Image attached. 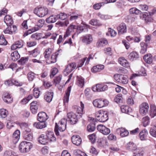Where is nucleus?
I'll return each instance as SVG.
<instances>
[{"mask_svg": "<svg viewBox=\"0 0 156 156\" xmlns=\"http://www.w3.org/2000/svg\"><path fill=\"white\" fill-rule=\"evenodd\" d=\"M97 129L98 131L105 135H107L110 133V129L103 125H98Z\"/></svg>", "mask_w": 156, "mask_h": 156, "instance_id": "6e6552de", "label": "nucleus"}, {"mask_svg": "<svg viewBox=\"0 0 156 156\" xmlns=\"http://www.w3.org/2000/svg\"><path fill=\"white\" fill-rule=\"evenodd\" d=\"M58 69L56 68H54L52 69L51 71V74L50 75L51 78H53L54 76L58 72Z\"/></svg>", "mask_w": 156, "mask_h": 156, "instance_id": "bf43d9fd", "label": "nucleus"}, {"mask_svg": "<svg viewBox=\"0 0 156 156\" xmlns=\"http://www.w3.org/2000/svg\"><path fill=\"white\" fill-rule=\"evenodd\" d=\"M67 116L70 119V122L72 124H75L78 121L77 115L73 112H71L68 113Z\"/></svg>", "mask_w": 156, "mask_h": 156, "instance_id": "0eeeda50", "label": "nucleus"}, {"mask_svg": "<svg viewBox=\"0 0 156 156\" xmlns=\"http://www.w3.org/2000/svg\"><path fill=\"white\" fill-rule=\"evenodd\" d=\"M118 34L120 35L126 32L127 28L126 24L124 23H121L117 27Z\"/></svg>", "mask_w": 156, "mask_h": 156, "instance_id": "9b49d317", "label": "nucleus"}, {"mask_svg": "<svg viewBox=\"0 0 156 156\" xmlns=\"http://www.w3.org/2000/svg\"><path fill=\"white\" fill-rule=\"evenodd\" d=\"M71 86L67 88V90L66 92L65 95L64 97L63 101L65 103H67L69 100V98L70 95V93L71 90Z\"/></svg>", "mask_w": 156, "mask_h": 156, "instance_id": "c85d7f7f", "label": "nucleus"}, {"mask_svg": "<svg viewBox=\"0 0 156 156\" xmlns=\"http://www.w3.org/2000/svg\"><path fill=\"white\" fill-rule=\"evenodd\" d=\"M58 55V51L57 52L53 53L49 58H47L46 59V61L48 64H51L55 63L56 61V59Z\"/></svg>", "mask_w": 156, "mask_h": 156, "instance_id": "9d476101", "label": "nucleus"}, {"mask_svg": "<svg viewBox=\"0 0 156 156\" xmlns=\"http://www.w3.org/2000/svg\"><path fill=\"white\" fill-rule=\"evenodd\" d=\"M148 134L147 130L146 129L142 130L139 133V137L141 140H145Z\"/></svg>", "mask_w": 156, "mask_h": 156, "instance_id": "bb28decb", "label": "nucleus"}, {"mask_svg": "<svg viewBox=\"0 0 156 156\" xmlns=\"http://www.w3.org/2000/svg\"><path fill=\"white\" fill-rule=\"evenodd\" d=\"M139 8L143 11H147L148 8V6L146 5H140Z\"/></svg>", "mask_w": 156, "mask_h": 156, "instance_id": "338daca9", "label": "nucleus"}, {"mask_svg": "<svg viewBox=\"0 0 156 156\" xmlns=\"http://www.w3.org/2000/svg\"><path fill=\"white\" fill-rule=\"evenodd\" d=\"M122 101L123 98L121 94H119L117 95L116 96L114 99L115 101L117 103L122 102Z\"/></svg>", "mask_w": 156, "mask_h": 156, "instance_id": "a18cd8bd", "label": "nucleus"}, {"mask_svg": "<svg viewBox=\"0 0 156 156\" xmlns=\"http://www.w3.org/2000/svg\"><path fill=\"white\" fill-rule=\"evenodd\" d=\"M41 34L38 33H35L32 34L31 36L32 38H34L35 40H39L41 38Z\"/></svg>", "mask_w": 156, "mask_h": 156, "instance_id": "4d7b16f0", "label": "nucleus"}, {"mask_svg": "<svg viewBox=\"0 0 156 156\" xmlns=\"http://www.w3.org/2000/svg\"><path fill=\"white\" fill-rule=\"evenodd\" d=\"M46 135L48 140L51 141H55L56 138L55 137L54 133L51 131H48L46 133Z\"/></svg>", "mask_w": 156, "mask_h": 156, "instance_id": "5701e85b", "label": "nucleus"}, {"mask_svg": "<svg viewBox=\"0 0 156 156\" xmlns=\"http://www.w3.org/2000/svg\"><path fill=\"white\" fill-rule=\"evenodd\" d=\"M44 20L41 19L39 20L37 23V25L34 27L29 30L27 32L24 34V36H26L28 35L31 34L33 32L38 30L40 28L43 27L44 24Z\"/></svg>", "mask_w": 156, "mask_h": 156, "instance_id": "f03ea898", "label": "nucleus"}, {"mask_svg": "<svg viewBox=\"0 0 156 156\" xmlns=\"http://www.w3.org/2000/svg\"><path fill=\"white\" fill-rule=\"evenodd\" d=\"M150 115L151 118H153L156 116V107L152 106L151 107Z\"/></svg>", "mask_w": 156, "mask_h": 156, "instance_id": "c03bdc74", "label": "nucleus"}, {"mask_svg": "<svg viewBox=\"0 0 156 156\" xmlns=\"http://www.w3.org/2000/svg\"><path fill=\"white\" fill-rule=\"evenodd\" d=\"M27 144H25V147H26V152H28L30 149L32 147V145L31 143L29 142L25 141Z\"/></svg>", "mask_w": 156, "mask_h": 156, "instance_id": "13d9d810", "label": "nucleus"}, {"mask_svg": "<svg viewBox=\"0 0 156 156\" xmlns=\"http://www.w3.org/2000/svg\"><path fill=\"white\" fill-rule=\"evenodd\" d=\"M108 87L107 85L103 84H98L92 87V90L94 91L102 92L107 90Z\"/></svg>", "mask_w": 156, "mask_h": 156, "instance_id": "39448f33", "label": "nucleus"}, {"mask_svg": "<svg viewBox=\"0 0 156 156\" xmlns=\"http://www.w3.org/2000/svg\"><path fill=\"white\" fill-rule=\"evenodd\" d=\"M143 155V151L139 148H138L134 151L132 156H142Z\"/></svg>", "mask_w": 156, "mask_h": 156, "instance_id": "8fccbe9b", "label": "nucleus"}, {"mask_svg": "<svg viewBox=\"0 0 156 156\" xmlns=\"http://www.w3.org/2000/svg\"><path fill=\"white\" fill-rule=\"evenodd\" d=\"M108 101L103 99H97L94 100L93 104L94 106L98 108H101L108 105Z\"/></svg>", "mask_w": 156, "mask_h": 156, "instance_id": "20e7f679", "label": "nucleus"}, {"mask_svg": "<svg viewBox=\"0 0 156 156\" xmlns=\"http://www.w3.org/2000/svg\"><path fill=\"white\" fill-rule=\"evenodd\" d=\"M80 103L81 107L78 108H77L76 112L78 114L80 115V116H81V115L84 113L83 110L84 106L82 102L81 101Z\"/></svg>", "mask_w": 156, "mask_h": 156, "instance_id": "e433bc0d", "label": "nucleus"}, {"mask_svg": "<svg viewBox=\"0 0 156 156\" xmlns=\"http://www.w3.org/2000/svg\"><path fill=\"white\" fill-rule=\"evenodd\" d=\"M93 39L90 34L86 35L83 37L82 41L86 44H90L92 41Z\"/></svg>", "mask_w": 156, "mask_h": 156, "instance_id": "4be33fe9", "label": "nucleus"}, {"mask_svg": "<svg viewBox=\"0 0 156 156\" xmlns=\"http://www.w3.org/2000/svg\"><path fill=\"white\" fill-rule=\"evenodd\" d=\"M122 112L125 113H129L131 112V109L127 105H123L120 107Z\"/></svg>", "mask_w": 156, "mask_h": 156, "instance_id": "2f4dec72", "label": "nucleus"}, {"mask_svg": "<svg viewBox=\"0 0 156 156\" xmlns=\"http://www.w3.org/2000/svg\"><path fill=\"white\" fill-rule=\"evenodd\" d=\"M3 99L4 101L7 103H11L12 100V98L10 95L8 93L4 94L3 96Z\"/></svg>", "mask_w": 156, "mask_h": 156, "instance_id": "393cba45", "label": "nucleus"}, {"mask_svg": "<svg viewBox=\"0 0 156 156\" xmlns=\"http://www.w3.org/2000/svg\"><path fill=\"white\" fill-rule=\"evenodd\" d=\"M48 117L46 114L44 112L39 113L37 115V120L39 121L46 122Z\"/></svg>", "mask_w": 156, "mask_h": 156, "instance_id": "2eb2a0df", "label": "nucleus"}, {"mask_svg": "<svg viewBox=\"0 0 156 156\" xmlns=\"http://www.w3.org/2000/svg\"><path fill=\"white\" fill-rule=\"evenodd\" d=\"M23 136L24 139L26 140L31 141L33 139V135L31 133H26L23 134Z\"/></svg>", "mask_w": 156, "mask_h": 156, "instance_id": "ea45409f", "label": "nucleus"}, {"mask_svg": "<svg viewBox=\"0 0 156 156\" xmlns=\"http://www.w3.org/2000/svg\"><path fill=\"white\" fill-rule=\"evenodd\" d=\"M89 25L86 24H83V25H80L77 26V31L79 33L82 32L87 31Z\"/></svg>", "mask_w": 156, "mask_h": 156, "instance_id": "dca6fc26", "label": "nucleus"}, {"mask_svg": "<svg viewBox=\"0 0 156 156\" xmlns=\"http://www.w3.org/2000/svg\"><path fill=\"white\" fill-rule=\"evenodd\" d=\"M11 56L12 57V60L14 61L17 60L20 57V54L17 51H15L13 53H12Z\"/></svg>", "mask_w": 156, "mask_h": 156, "instance_id": "c9c22d12", "label": "nucleus"}, {"mask_svg": "<svg viewBox=\"0 0 156 156\" xmlns=\"http://www.w3.org/2000/svg\"><path fill=\"white\" fill-rule=\"evenodd\" d=\"M98 16L101 19L103 20H108L111 19L112 16H111L106 15H104L101 13H98Z\"/></svg>", "mask_w": 156, "mask_h": 156, "instance_id": "603ef678", "label": "nucleus"}, {"mask_svg": "<svg viewBox=\"0 0 156 156\" xmlns=\"http://www.w3.org/2000/svg\"><path fill=\"white\" fill-rule=\"evenodd\" d=\"M38 141L41 144L45 145L48 142V140L44 134H41L38 137Z\"/></svg>", "mask_w": 156, "mask_h": 156, "instance_id": "b1692460", "label": "nucleus"}, {"mask_svg": "<svg viewBox=\"0 0 156 156\" xmlns=\"http://www.w3.org/2000/svg\"><path fill=\"white\" fill-rule=\"evenodd\" d=\"M127 148L130 150H134V151L137 149L136 145L133 142H129L127 144Z\"/></svg>", "mask_w": 156, "mask_h": 156, "instance_id": "79ce46f5", "label": "nucleus"}, {"mask_svg": "<svg viewBox=\"0 0 156 156\" xmlns=\"http://www.w3.org/2000/svg\"><path fill=\"white\" fill-rule=\"evenodd\" d=\"M21 114L25 117H28L30 115V112L26 110H23L21 113Z\"/></svg>", "mask_w": 156, "mask_h": 156, "instance_id": "774afa93", "label": "nucleus"}, {"mask_svg": "<svg viewBox=\"0 0 156 156\" xmlns=\"http://www.w3.org/2000/svg\"><path fill=\"white\" fill-rule=\"evenodd\" d=\"M10 30H11V33H12V34H16L17 30V28L16 26L15 25H10Z\"/></svg>", "mask_w": 156, "mask_h": 156, "instance_id": "680f3d73", "label": "nucleus"}, {"mask_svg": "<svg viewBox=\"0 0 156 156\" xmlns=\"http://www.w3.org/2000/svg\"><path fill=\"white\" fill-rule=\"evenodd\" d=\"M150 134L153 136L156 137V127L151 128L149 131Z\"/></svg>", "mask_w": 156, "mask_h": 156, "instance_id": "6e6d98bb", "label": "nucleus"}, {"mask_svg": "<svg viewBox=\"0 0 156 156\" xmlns=\"http://www.w3.org/2000/svg\"><path fill=\"white\" fill-rule=\"evenodd\" d=\"M71 140L72 143L77 146L80 145L82 141L81 137L77 135L73 136L71 138Z\"/></svg>", "mask_w": 156, "mask_h": 156, "instance_id": "4468645a", "label": "nucleus"}, {"mask_svg": "<svg viewBox=\"0 0 156 156\" xmlns=\"http://www.w3.org/2000/svg\"><path fill=\"white\" fill-rule=\"evenodd\" d=\"M57 16L52 15L50 16L49 17L46 19V22L49 23H53L55 22L56 20H57L58 18Z\"/></svg>", "mask_w": 156, "mask_h": 156, "instance_id": "473e14b6", "label": "nucleus"}, {"mask_svg": "<svg viewBox=\"0 0 156 156\" xmlns=\"http://www.w3.org/2000/svg\"><path fill=\"white\" fill-rule=\"evenodd\" d=\"M7 42L5 40L3 35H2L0 36V45H6Z\"/></svg>", "mask_w": 156, "mask_h": 156, "instance_id": "864d4df0", "label": "nucleus"}, {"mask_svg": "<svg viewBox=\"0 0 156 156\" xmlns=\"http://www.w3.org/2000/svg\"><path fill=\"white\" fill-rule=\"evenodd\" d=\"M104 68L103 65H99L94 66L91 69V71L93 73H96L100 71Z\"/></svg>", "mask_w": 156, "mask_h": 156, "instance_id": "c756f323", "label": "nucleus"}, {"mask_svg": "<svg viewBox=\"0 0 156 156\" xmlns=\"http://www.w3.org/2000/svg\"><path fill=\"white\" fill-rule=\"evenodd\" d=\"M76 67V64L75 62L71 63L68 64L64 70V73L66 76L70 73Z\"/></svg>", "mask_w": 156, "mask_h": 156, "instance_id": "1a4fd4ad", "label": "nucleus"}, {"mask_svg": "<svg viewBox=\"0 0 156 156\" xmlns=\"http://www.w3.org/2000/svg\"><path fill=\"white\" fill-rule=\"evenodd\" d=\"M117 133L120 135L122 137H124L127 136L129 132L127 130L124 128H119L116 129Z\"/></svg>", "mask_w": 156, "mask_h": 156, "instance_id": "ddd939ff", "label": "nucleus"}, {"mask_svg": "<svg viewBox=\"0 0 156 156\" xmlns=\"http://www.w3.org/2000/svg\"><path fill=\"white\" fill-rule=\"evenodd\" d=\"M34 13L39 17H43L48 14V10L47 8L37 7L34 10Z\"/></svg>", "mask_w": 156, "mask_h": 156, "instance_id": "7ed1b4c3", "label": "nucleus"}, {"mask_svg": "<svg viewBox=\"0 0 156 156\" xmlns=\"http://www.w3.org/2000/svg\"><path fill=\"white\" fill-rule=\"evenodd\" d=\"M67 119L65 118L62 119L60 121V124L59 125V131L63 132L66 129Z\"/></svg>", "mask_w": 156, "mask_h": 156, "instance_id": "6ab92c4d", "label": "nucleus"}, {"mask_svg": "<svg viewBox=\"0 0 156 156\" xmlns=\"http://www.w3.org/2000/svg\"><path fill=\"white\" fill-rule=\"evenodd\" d=\"M89 139L90 140L92 143H94L95 140V135L93 133L88 136Z\"/></svg>", "mask_w": 156, "mask_h": 156, "instance_id": "0e129e2a", "label": "nucleus"}, {"mask_svg": "<svg viewBox=\"0 0 156 156\" xmlns=\"http://www.w3.org/2000/svg\"><path fill=\"white\" fill-rule=\"evenodd\" d=\"M140 113L144 115L148 112L149 109V105L146 102L142 103L140 105Z\"/></svg>", "mask_w": 156, "mask_h": 156, "instance_id": "423d86ee", "label": "nucleus"}, {"mask_svg": "<svg viewBox=\"0 0 156 156\" xmlns=\"http://www.w3.org/2000/svg\"><path fill=\"white\" fill-rule=\"evenodd\" d=\"M27 143L25 141H23L21 142L19 145V148L20 151L22 153L26 152L25 147V144Z\"/></svg>", "mask_w": 156, "mask_h": 156, "instance_id": "58836bf2", "label": "nucleus"}, {"mask_svg": "<svg viewBox=\"0 0 156 156\" xmlns=\"http://www.w3.org/2000/svg\"><path fill=\"white\" fill-rule=\"evenodd\" d=\"M53 51V49L52 48H46L44 53L45 58L46 59L49 58Z\"/></svg>", "mask_w": 156, "mask_h": 156, "instance_id": "f704fd0d", "label": "nucleus"}, {"mask_svg": "<svg viewBox=\"0 0 156 156\" xmlns=\"http://www.w3.org/2000/svg\"><path fill=\"white\" fill-rule=\"evenodd\" d=\"M86 59L87 57H86L80 60L78 62L77 67L79 68L82 67L83 65L84 62L86 60Z\"/></svg>", "mask_w": 156, "mask_h": 156, "instance_id": "e2e57ef3", "label": "nucleus"}, {"mask_svg": "<svg viewBox=\"0 0 156 156\" xmlns=\"http://www.w3.org/2000/svg\"><path fill=\"white\" fill-rule=\"evenodd\" d=\"M4 21L7 26L12 25L13 23V21L10 16L9 15H6L4 17Z\"/></svg>", "mask_w": 156, "mask_h": 156, "instance_id": "a878e982", "label": "nucleus"}, {"mask_svg": "<svg viewBox=\"0 0 156 156\" xmlns=\"http://www.w3.org/2000/svg\"><path fill=\"white\" fill-rule=\"evenodd\" d=\"M77 27L76 26L71 24L67 29L66 34L64 35V38H65L70 34L74 29L77 30Z\"/></svg>", "mask_w": 156, "mask_h": 156, "instance_id": "aec40b11", "label": "nucleus"}, {"mask_svg": "<svg viewBox=\"0 0 156 156\" xmlns=\"http://www.w3.org/2000/svg\"><path fill=\"white\" fill-rule=\"evenodd\" d=\"M20 134V132L18 130H16L14 132L12 137V141L14 144H16L18 141Z\"/></svg>", "mask_w": 156, "mask_h": 156, "instance_id": "f8f14e48", "label": "nucleus"}, {"mask_svg": "<svg viewBox=\"0 0 156 156\" xmlns=\"http://www.w3.org/2000/svg\"><path fill=\"white\" fill-rule=\"evenodd\" d=\"M31 54L34 57H36L39 55L40 53L39 50L38 48H36L32 51H31Z\"/></svg>", "mask_w": 156, "mask_h": 156, "instance_id": "3c124183", "label": "nucleus"}, {"mask_svg": "<svg viewBox=\"0 0 156 156\" xmlns=\"http://www.w3.org/2000/svg\"><path fill=\"white\" fill-rule=\"evenodd\" d=\"M95 129V124L94 123H90L87 127V130L89 132H93Z\"/></svg>", "mask_w": 156, "mask_h": 156, "instance_id": "4c0bfd02", "label": "nucleus"}, {"mask_svg": "<svg viewBox=\"0 0 156 156\" xmlns=\"http://www.w3.org/2000/svg\"><path fill=\"white\" fill-rule=\"evenodd\" d=\"M140 44L141 48L140 52L141 53L144 54L147 51V45L145 43L142 42H141Z\"/></svg>", "mask_w": 156, "mask_h": 156, "instance_id": "a19ab883", "label": "nucleus"}, {"mask_svg": "<svg viewBox=\"0 0 156 156\" xmlns=\"http://www.w3.org/2000/svg\"><path fill=\"white\" fill-rule=\"evenodd\" d=\"M142 121L144 126L146 127L149 124L150 118L148 116H146L143 118Z\"/></svg>", "mask_w": 156, "mask_h": 156, "instance_id": "de8ad7c7", "label": "nucleus"}, {"mask_svg": "<svg viewBox=\"0 0 156 156\" xmlns=\"http://www.w3.org/2000/svg\"><path fill=\"white\" fill-rule=\"evenodd\" d=\"M145 61L148 64H151L153 61L152 56L151 54H147L144 57Z\"/></svg>", "mask_w": 156, "mask_h": 156, "instance_id": "72a5a7b5", "label": "nucleus"}, {"mask_svg": "<svg viewBox=\"0 0 156 156\" xmlns=\"http://www.w3.org/2000/svg\"><path fill=\"white\" fill-rule=\"evenodd\" d=\"M128 57L130 60L133 61L136 60L139 58V55L136 52L133 51L129 54Z\"/></svg>", "mask_w": 156, "mask_h": 156, "instance_id": "cd10ccee", "label": "nucleus"}, {"mask_svg": "<svg viewBox=\"0 0 156 156\" xmlns=\"http://www.w3.org/2000/svg\"><path fill=\"white\" fill-rule=\"evenodd\" d=\"M8 112L7 110L4 109L0 110V117L2 118H5L7 115Z\"/></svg>", "mask_w": 156, "mask_h": 156, "instance_id": "49530a36", "label": "nucleus"}, {"mask_svg": "<svg viewBox=\"0 0 156 156\" xmlns=\"http://www.w3.org/2000/svg\"><path fill=\"white\" fill-rule=\"evenodd\" d=\"M27 76L29 80L32 81L35 77L34 74L32 72H30L27 75Z\"/></svg>", "mask_w": 156, "mask_h": 156, "instance_id": "052dcab7", "label": "nucleus"}, {"mask_svg": "<svg viewBox=\"0 0 156 156\" xmlns=\"http://www.w3.org/2000/svg\"><path fill=\"white\" fill-rule=\"evenodd\" d=\"M128 82V79L127 76L126 75L121 74L119 82L123 84H127Z\"/></svg>", "mask_w": 156, "mask_h": 156, "instance_id": "7c9ffc66", "label": "nucleus"}, {"mask_svg": "<svg viewBox=\"0 0 156 156\" xmlns=\"http://www.w3.org/2000/svg\"><path fill=\"white\" fill-rule=\"evenodd\" d=\"M69 23L68 20H62V21H59V27H66L67 26V25Z\"/></svg>", "mask_w": 156, "mask_h": 156, "instance_id": "09e8293b", "label": "nucleus"}, {"mask_svg": "<svg viewBox=\"0 0 156 156\" xmlns=\"http://www.w3.org/2000/svg\"><path fill=\"white\" fill-rule=\"evenodd\" d=\"M47 124L46 122L39 121V122H35L33 124L34 126L39 129H42L46 127L47 126Z\"/></svg>", "mask_w": 156, "mask_h": 156, "instance_id": "a211bd4d", "label": "nucleus"}, {"mask_svg": "<svg viewBox=\"0 0 156 156\" xmlns=\"http://www.w3.org/2000/svg\"><path fill=\"white\" fill-rule=\"evenodd\" d=\"M108 114L107 111H100L96 115V117L97 120L101 122H105L108 119Z\"/></svg>", "mask_w": 156, "mask_h": 156, "instance_id": "f257e3e1", "label": "nucleus"}, {"mask_svg": "<svg viewBox=\"0 0 156 156\" xmlns=\"http://www.w3.org/2000/svg\"><path fill=\"white\" fill-rule=\"evenodd\" d=\"M119 63L123 66L127 68L130 67L129 63L124 57H122L119 58Z\"/></svg>", "mask_w": 156, "mask_h": 156, "instance_id": "f3484780", "label": "nucleus"}, {"mask_svg": "<svg viewBox=\"0 0 156 156\" xmlns=\"http://www.w3.org/2000/svg\"><path fill=\"white\" fill-rule=\"evenodd\" d=\"M98 45L99 46H103L108 44V41L105 39H102L98 42Z\"/></svg>", "mask_w": 156, "mask_h": 156, "instance_id": "5fc2aeb1", "label": "nucleus"}, {"mask_svg": "<svg viewBox=\"0 0 156 156\" xmlns=\"http://www.w3.org/2000/svg\"><path fill=\"white\" fill-rule=\"evenodd\" d=\"M77 83L79 86L82 87L84 85V79L81 76H78Z\"/></svg>", "mask_w": 156, "mask_h": 156, "instance_id": "37998d69", "label": "nucleus"}, {"mask_svg": "<svg viewBox=\"0 0 156 156\" xmlns=\"http://www.w3.org/2000/svg\"><path fill=\"white\" fill-rule=\"evenodd\" d=\"M53 93L51 91L45 93L44 96V99L47 102H50L52 100Z\"/></svg>", "mask_w": 156, "mask_h": 156, "instance_id": "412c9836", "label": "nucleus"}, {"mask_svg": "<svg viewBox=\"0 0 156 156\" xmlns=\"http://www.w3.org/2000/svg\"><path fill=\"white\" fill-rule=\"evenodd\" d=\"M34 95L36 98H37L39 97L40 95V91L38 90L37 88H34L33 90Z\"/></svg>", "mask_w": 156, "mask_h": 156, "instance_id": "69168bd1", "label": "nucleus"}]
</instances>
